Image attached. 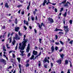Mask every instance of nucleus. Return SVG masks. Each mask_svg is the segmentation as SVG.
Here are the masks:
<instances>
[{"label":"nucleus","instance_id":"79ce46f5","mask_svg":"<svg viewBox=\"0 0 73 73\" xmlns=\"http://www.w3.org/2000/svg\"><path fill=\"white\" fill-rule=\"evenodd\" d=\"M59 34H64V33H62V32H59Z\"/></svg>","mask_w":73,"mask_h":73},{"label":"nucleus","instance_id":"37998d69","mask_svg":"<svg viewBox=\"0 0 73 73\" xmlns=\"http://www.w3.org/2000/svg\"><path fill=\"white\" fill-rule=\"evenodd\" d=\"M73 43V40H71L70 42H69V44H72Z\"/></svg>","mask_w":73,"mask_h":73},{"label":"nucleus","instance_id":"ea45409f","mask_svg":"<svg viewBox=\"0 0 73 73\" xmlns=\"http://www.w3.org/2000/svg\"><path fill=\"white\" fill-rule=\"evenodd\" d=\"M66 12H65V13L64 14V17H65L66 16Z\"/></svg>","mask_w":73,"mask_h":73},{"label":"nucleus","instance_id":"7ed1b4c3","mask_svg":"<svg viewBox=\"0 0 73 73\" xmlns=\"http://www.w3.org/2000/svg\"><path fill=\"white\" fill-rule=\"evenodd\" d=\"M42 61L44 63H46V62L49 63V60L47 59V57H46L44 58Z\"/></svg>","mask_w":73,"mask_h":73},{"label":"nucleus","instance_id":"69168bd1","mask_svg":"<svg viewBox=\"0 0 73 73\" xmlns=\"http://www.w3.org/2000/svg\"><path fill=\"white\" fill-rule=\"evenodd\" d=\"M17 49V46H16V47L15 48V50H16Z\"/></svg>","mask_w":73,"mask_h":73},{"label":"nucleus","instance_id":"f704fd0d","mask_svg":"<svg viewBox=\"0 0 73 73\" xmlns=\"http://www.w3.org/2000/svg\"><path fill=\"white\" fill-rule=\"evenodd\" d=\"M27 56L28 57H30L31 56V53H28Z\"/></svg>","mask_w":73,"mask_h":73},{"label":"nucleus","instance_id":"4d7b16f0","mask_svg":"<svg viewBox=\"0 0 73 73\" xmlns=\"http://www.w3.org/2000/svg\"><path fill=\"white\" fill-rule=\"evenodd\" d=\"M33 5H34V4H36V3L35 2V1H33L32 3Z\"/></svg>","mask_w":73,"mask_h":73},{"label":"nucleus","instance_id":"4c0bfd02","mask_svg":"<svg viewBox=\"0 0 73 73\" xmlns=\"http://www.w3.org/2000/svg\"><path fill=\"white\" fill-rule=\"evenodd\" d=\"M20 52H21V54H23V53H24V51L20 50Z\"/></svg>","mask_w":73,"mask_h":73},{"label":"nucleus","instance_id":"b1692460","mask_svg":"<svg viewBox=\"0 0 73 73\" xmlns=\"http://www.w3.org/2000/svg\"><path fill=\"white\" fill-rule=\"evenodd\" d=\"M18 33L19 34V36H22V35H23V33H20V31H19Z\"/></svg>","mask_w":73,"mask_h":73},{"label":"nucleus","instance_id":"c85d7f7f","mask_svg":"<svg viewBox=\"0 0 73 73\" xmlns=\"http://www.w3.org/2000/svg\"><path fill=\"white\" fill-rule=\"evenodd\" d=\"M44 67L45 68H48V67H47V64H45L44 65Z\"/></svg>","mask_w":73,"mask_h":73},{"label":"nucleus","instance_id":"864d4df0","mask_svg":"<svg viewBox=\"0 0 73 73\" xmlns=\"http://www.w3.org/2000/svg\"><path fill=\"white\" fill-rule=\"evenodd\" d=\"M35 49L36 50H38V48L36 46H35Z\"/></svg>","mask_w":73,"mask_h":73},{"label":"nucleus","instance_id":"09e8293b","mask_svg":"<svg viewBox=\"0 0 73 73\" xmlns=\"http://www.w3.org/2000/svg\"><path fill=\"white\" fill-rule=\"evenodd\" d=\"M12 56L13 58H15V54H13L12 55Z\"/></svg>","mask_w":73,"mask_h":73},{"label":"nucleus","instance_id":"4be33fe9","mask_svg":"<svg viewBox=\"0 0 73 73\" xmlns=\"http://www.w3.org/2000/svg\"><path fill=\"white\" fill-rule=\"evenodd\" d=\"M64 7H68L69 6H68V4L67 2V3H66L64 5Z\"/></svg>","mask_w":73,"mask_h":73},{"label":"nucleus","instance_id":"0eeeda50","mask_svg":"<svg viewBox=\"0 0 73 73\" xmlns=\"http://www.w3.org/2000/svg\"><path fill=\"white\" fill-rule=\"evenodd\" d=\"M48 21H49L50 23H54V21H53V19L51 18L50 17H48Z\"/></svg>","mask_w":73,"mask_h":73},{"label":"nucleus","instance_id":"8fccbe9b","mask_svg":"<svg viewBox=\"0 0 73 73\" xmlns=\"http://www.w3.org/2000/svg\"><path fill=\"white\" fill-rule=\"evenodd\" d=\"M50 64H51V66L52 68L53 67V64L52 63H50Z\"/></svg>","mask_w":73,"mask_h":73},{"label":"nucleus","instance_id":"423d86ee","mask_svg":"<svg viewBox=\"0 0 73 73\" xmlns=\"http://www.w3.org/2000/svg\"><path fill=\"white\" fill-rule=\"evenodd\" d=\"M13 38L16 39V40H20V37L18 36L17 34L15 35V37H14Z\"/></svg>","mask_w":73,"mask_h":73},{"label":"nucleus","instance_id":"c03bdc74","mask_svg":"<svg viewBox=\"0 0 73 73\" xmlns=\"http://www.w3.org/2000/svg\"><path fill=\"white\" fill-rule=\"evenodd\" d=\"M19 49L21 47V43H20L19 44Z\"/></svg>","mask_w":73,"mask_h":73},{"label":"nucleus","instance_id":"5701e85b","mask_svg":"<svg viewBox=\"0 0 73 73\" xmlns=\"http://www.w3.org/2000/svg\"><path fill=\"white\" fill-rule=\"evenodd\" d=\"M17 60L18 61V62H20V61L21 60V59L20 58H17Z\"/></svg>","mask_w":73,"mask_h":73},{"label":"nucleus","instance_id":"a18cd8bd","mask_svg":"<svg viewBox=\"0 0 73 73\" xmlns=\"http://www.w3.org/2000/svg\"><path fill=\"white\" fill-rule=\"evenodd\" d=\"M58 48L57 47V46H56L55 48V50H57L58 49Z\"/></svg>","mask_w":73,"mask_h":73},{"label":"nucleus","instance_id":"2eb2a0df","mask_svg":"<svg viewBox=\"0 0 73 73\" xmlns=\"http://www.w3.org/2000/svg\"><path fill=\"white\" fill-rule=\"evenodd\" d=\"M24 23L25 24H26L27 25H28V24H29L28 22V21H26L25 20L24 21Z\"/></svg>","mask_w":73,"mask_h":73},{"label":"nucleus","instance_id":"de8ad7c7","mask_svg":"<svg viewBox=\"0 0 73 73\" xmlns=\"http://www.w3.org/2000/svg\"><path fill=\"white\" fill-rule=\"evenodd\" d=\"M12 66H10L9 67H8L7 68V69H9L11 68H12Z\"/></svg>","mask_w":73,"mask_h":73},{"label":"nucleus","instance_id":"72a5a7b5","mask_svg":"<svg viewBox=\"0 0 73 73\" xmlns=\"http://www.w3.org/2000/svg\"><path fill=\"white\" fill-rule=\"evenodd\" d=\"M72 20H70L69 21V23H70V24H72Z\"/></svg>","mask_w":73,"mask_h":73},{"label":"nucleus","instance_id":"5fc2aeb1","mask_svg":"<svg viewBox=\"0 0 73 73\" xmlns=\"http://www.w3.org/2000/svg\"><path fill=\"white\" fill-rule=\"evenodd\" d=\"M41 52H40L39 54H38V55L39 56H40V55H41Z\"/></svg>","mask_w":73,"mask_h":73},{"label":"nucleus","instance_id":"6e6d98bb","mask_svg":"<svg viewBox=\"0 0 73 73\" xmlns=\"http://www.w3.org/2000/svg\"><path fill=\"white\" fill-rule=\"evenodd\" d=\"M21 14L22 15H24V11H22L21 12Z\"/></svg>","mask_w":73,"mask_h":73},{"label":"nucleus","instance_id":"4468645a","mask_svg":"<svg viewBox=\"0 0 73 73\" xmlns=\"http://www.w3.org/2000/svg\"><path fill=\"white\" fill-rule=\"evenodd\" d=\"M59 55H60V57L61 58V60H63V59H64V54H60Z\"/></svg>","mask_w":73,"mask_h":73},{"label":"nucleus","instance_id":"6e6552de","mask_svg":"<svg viewBox=\"0 0 73 73\" xmlns=\"http://www.w3.org/2000/svg\"><path fill=\"white\" fill-rule=\"evenodd\" d=\"M29 50H30V44L29 43L28 44V46L27 47L26 52H27V53H29Z\"/></svg>","mask_w":73,"mask_h":73},{"label":"nucleus","instance_id":"cd10ccee","mask_svg":"<svg viewBox=\"0 0 73 73\" xmlns=\"http://www.w3.org/2000/svg\"><path fill=\"white\" fill-rule=\"evenodd\" d=\"M23 7V5H18L17 6L18 8H20V7Z\"/></svg>","mask_w":73,"mask_h":73},{"label":"nucleus","instance_id":"ddd939ff","mask_svg":"<svg viewBox=\"0 0 73 73\" xmlns=\"http://www.w3.org/2000/svg\"><path fill=\"white\" fill-rule=\"evenodd\" d=\"M33 55H35V56L37 55V51L34 50L33 52Z\"/></svg>","mask_w":73,"mask_h":73},{"label":"nucleus","instance_id":"f8f14e48","mask_svg":"<svg viewBox=\"0 0 73 73\" xmlns=\"http://www.w3.org/2000/svg\"><path fill=\"white\" fill-rule=\"evenodd\" d=\"M61 61H62V60L59 59L56 61V62L59 64H61Z\"/></svg>","mask_w":73,"mask_h":73},{"label":"nucleus","instance_id":"680f3d73","mask_svg":"<svg viewBox=\"0 0 73 73\" xmlns=\"http://www.w3.org/2000/svg\"><path fill=\"white\" fill-rule=\"evenodd\" d=\"M35 20H37L38 19H37V16H36L35 17Z\"/></svg>","mask_w":73,"mask_h":73},{"label":"nucleus","instance_id":"58836bf2","mask_svg":"<svg viewBox=\"0 0 73 73\" xmlns=\"http://www.w3.org/2000/svg\"><path fill=\"white\" fill-rule=\"evenodd\" d=\"M6 46L8 49L10 48V47H8V44H6Z\"/></svg>","mask_w":73,"mask_h":73},{"label":"nucleus","instance_id":"9d476101","mask_svg":"<svg viewBox=\"0 0 73 73\" xmlns=\"http://www.w3.org/2000/svg\"><path fill=\"white\" fill-rule=\"evenodd\" d=\"M0 61L1 62H3V64H5L6 63V60L3 59H0Z\"/></svg>","mask_w":73,"mask_h":73},{"label":"nucleus","instance_id":"f257e3e1","mask_svg":"<svg viewBox=\"0 0 73 73\" xmlns=\"http://www.w3.org/2000/svg\"><path fill=\"white\" fill-rule=\"evenodd\" d=\"M22 43H23V45L21 47H20L19 48H18L19 50H20V49L22 50H24L25 47L26 46V43L22 42Z\"/></svg>","mask_w":73,"mask_h":73},{"label":"nucleus","instance_id":"7c9ffc66","mask_svg":"<svg viewBox=\"0 0 73 73\" xmlns=\"http://www.w3.org/2000/svg\"><path fill=\"white\" fill-rule=\"evenodd\" d=\"M58 31V29L57 28H56V29H55V30H54V32H57V31Z\"/></svg>","mask_w":73,"mask_h":73},{"label":"nucleus","instance_id":"1a4fd4ad","mask_svg":"<svg viewBox=\"0 0 73 73\" xmlns=\"http://www.w3.org/2000/svg\"><path fill=\"white\" fill-rule=\"evenodd\" d=\"M37 24L38 25V27L40 29H42V28H41V27H42V23H41L40 25V23H37Z\"/></svg>","mask_w":73,"mask_h":73},{"label":"nucleus","instance_id":"338daca9","mask_svg":"<svg viewBox=\"0 0 73 73\" xmlns=\"http://www.w3.org/2000/svg\"><path fill=\"white\" fill-rule=\"evenodd\" d=\"M67 73H70V69H69Z\"/></svg>","mask_w":73,"mask_h":73},{"label":"nucleus","instance_id":"052dcab7","mask_svg":"<svg viewBox=\"0 0 73 73\" xmlns=\"http://www.w3.org/2000/svg\"><path fill=\"white\" fill-rule=\"evenodd\" d=\"M55 12H57V9L55 8Z\"/></svg>","mask_w":73,"mask_h":73},{"label":"nucleus","instance_id":"412c9836","mask_svg":"<svg viewBox=\"0 0 73 73\" xmlns=\"http://www.w3.org/2000/svg\"><path fill=\"white\" fill-rule=\"evenodd\" d=\"M68 60H66L65 61V64L66 65H68Z\"/></svg>","mask_w":73,"mask_h":73},{"label":"nucleus","instance_id":"c756f323","mask_svg":"<svg viewBox=\"0 0 73 73\" xmlns=\"http://www.w3.org/2000/svg\"><path fill=\"white\" fill-rule=\"evenodd\" d=\"M42 40V39L40 38L39 39V42L40 44H41V41Z\"/></svg>","mask_w":73,"mask_h":73},{"label":"nucleus","instance_id":"6ab92c4d","mask_svg":"<svg viewBox=\"0 0 73 73\" xmlns=\"http://www.w3.org/2000/svg\"><path fill=\"white\" fill-rule=\"evenodd\" d=\"M8 40H9V43H11L12 42V37L11 36L8 38Z\"/></svg>","mask_w":73,"mask_h":73},{"label":"nucleus","instance_id":"aec40b11","mask_svg":"<svg viewBox=\"0 0 73 73\" xmlns=\"http://www.w3.org/2000/svg\"><path fill=\"white\" fill-rule=\"evenodd\" d=\"M19 72H21V64H19Z\"/></svg>","mask_w":73,"mask_h":73},{"label":"nucleus","instance_id":"49530a36","mask_svg":"<svg viewBox=\"0 0 73 73\" xmlns=\"http://www.w3.org/2000/svg\"><path fill=\"white\" fill-rule=\"evenodd\" d=\"M33 13L34 14V15H36V11H34L33 12Z\"/></svg>","mask_w":73,"mask_h":73},{"label":"nucleus","instance_id":"774afa93","mask_svg":"<svg viewBox=\"0 0 73 73\" xmlns=\"http://www.w3.org/2000/svg\"><path fill=\"white\" fill-rule=\"evenodd\" d=\"M20 12H21V9L19 10L18 12L19 13H20Z\"/></svg>","mask_w":73,"mask_h":73},{"label":"nucleus","instance_id":"a878e982","mask_svg":"<svg viewBox=\"0 0 73 73\" xmlns=\"http://www.w3.org/2000/svg\"><path fill=\"white\" fill-rule=\"evenodd\" d=\"M15 23L16 24H17V18L15 19Z\"/></svg>","mask_w":73,"mask_h":73},{"label":"nucleus","instance_id":"39448f33","mask_svg":"<svg viewBox=\"0 0 73 73\" xmlns=\"http://www.w3.org/2000/svg\"><path fill=\"white\" fill-rule=\"evenodd\" d=\"M25 37H26V35H24V39H23V41L22 42H24L25 43H27V41H28V38H27L25 39Z\"/></svg>","mask_w":73,"mask_h":73},{"label":"nucleus","instance_id":"dca6fc26","mask_svg":"<svg viewBox=\"0 0 73 73\" xmlns=\"http://www.w3.org/2000/svg\"><path fill=\"white\" fill-rule=\"evenodd\" d=\"M52 52H53L54 50V46H52L51 48Z\"/></svg>","mask_w":73,"mask_h":73},{"label":"nucleus","instance_id":"9b49d317","mask_svg":"<svg viewBox=\"0 0 73 73\" xmlns=\"http://www.w3.org/2000/svg\"><path fill=\"white\" fill-rule=\"evenodd\" d=\"M19 29L20 27H17L15 28V32H19Z\"/></svg>","mask_w":73,"mask_h":73},{"label":"nucleus","instance_id":"bf43d9fd","mask_svg":"<svg viewBox=\"0 0 73 73\" xmlns=\"http://www.w3.org/2000/svg\"><path fill=\"white\" fill-rule=\"evenodd\" d=\"M3 29H5V26L4 25L3 27Z\"/></svg>","mask_w":73,"mask_h":73},{"label":"nucleus","instance_id":"a19ab883","mask_svg":"<svg viewBox=\"0 0 73 73\" xmlns=\"http://www.w3.org/2000/svg\"><path fill=\"white\" fill-rule=\"evenodd\" d=\"M55 38L56 40H57L58 38V36H57V35H55Z\"/></svg>","mask_w":73,"mask_h":73},{"label":"nucleus","instance_id":"0e129e2a","mask_svg":"<svg viewBox=\"0 0 73 73\" xmlns=\"http://www.w3.org/2000/svg\"><path fill=\"white\" fill-rule=\"evenodd\" d=\"M34 32H35L36 33H37V30H36V29H34Z\"/></svg>","mask_w":73,"mask_h":73},{"label":"nucleus","instance_id":"603ef678","mask_svg":"<svg viewBox=\"0 0 73 73\" xmlns=\"http://www.w3.org/2000/svg\"><path fill=\"white\" fill-rule=\"evenodd\" d=\"M24 28H25V30H27V27L25 26H24Z\"/></svg>","mask_w":73,"mask_h":73},{"label":"nucleus","instance_id":"3c124183","mask_svg":"<svg viewBox=\"0 0 73 73\" xmlns=\"http://www.w3.org/2000/svg\"><path fill=\"white\" fill-rule=\"evenodd\" d=\"M31 20H32V21H33L34 20H35V18L34 17H32L31 18Z\"/></svg>","mask_w":73,"mask_h":73},{"label":"nucleus","instance_id":"f03ea898","mask_svg":"<svg viewBox=\"0 0 73 73\" xmlns=\"http://www.w3.org/2000/svg\"><path fill=\"white\" fill-rule=\"evenodd\" d=\"M68 26H64V30H65V32H66L65 33V35H67V33H68L69 31V30H68Z\"/></svg>","mask_w":73,"mask_h":73},{"label":"nucleus","instance_id":"20e7f679","mask_svg":"<svg viewBox=\"0 0 73 73\" xmlns=\"http://www.w3.org/2000/svg\"><path fill=\"white\" fill-rule=\"evenodd\" d=\"M45 3L47 5H48L49 3H50V2L49 1H48L47 3V1L46 0H44L42 4V5L43 6H45Z\"/></svg>","mask_w":73,"mask_h":73},{"label":"nucleus","instance_id":"e433bc0d","mask_svg":"<svg viewBox=\"0 0 73 73\" xmlns=\"http://www.w3.org/2000/svg\"><path fill=\"white\" fill-rule=\"evenodd\" d=\"M30 7V6H27V10H29V7Z\"/></svg>","mask_w":73,"mask_h":73},{"label":"nucleus","instance_id":"2f4dec72","mask_svg":"<svg viewBox=\"0 0 73 73\" xmlns=\"http://www.w3.org/2000/svg\"><path fill=\"white\" fill-rule=\"evenodd\" d=\"M29 66V63H27L26 65V67H28Z\"/></svg>","mask_w":73,"mask_h":73},{"label":"nucleus","instance_id":"e2e57ef3","mask_svg":"<svg viewBox=\"0 0 73 73\" xmlns=\"http://www.w3.org/2000/svg\"><path fill=\"white\" fill-rule=\"evenodd\" d=\"M59 41L61 44H63V42H62V41H61V40H60Z\"/></svg>","mask_w":73,"mask_h":73},{"label":"nucleus","instance_id":"c9c22d12","mask_svg":"<svg viewBox=\"0 0 73 73\" xmlns=\"http://www.w3.org/2000/svg\"><path fill=\"white\" fill-rule=\"evenodd\" d=\"M60 5H61L62 4H64V1H63V2H62L61 3H59Z\"/></svg>","mask_w":73,"mask_h":73},{"label":"nucleus","instance_id":"bb28decb","mask_svg":"<svg viewBox=\"0 0 73 73\" xmlns=\"http://www.w3.org/2000/svg\"><path fill=\"white\" fill-rule=\"evenodd\" d=\"M64 10V8L62 7L60 8V12H61L62 11H63Z\"/></svg>","mask_w":73,"mask_h":73},{"label":"nucleus","instance_id":"f3484780","mask_svg":"<svg viewBox=\"0 0 73 73\" xmlns=\"http://www.w3.org/2000/svg\"><path fill=\"white\" fill-rule=\"evenodd\" d=\"M34 57H35V56L33 55H31V57L30 58V59L32 60V59L34 60Z\"/></svg>","mask_w":73,"mask_h":73},{"label":"nucleus","instance_id":"a211bd4d","mask_svg":"<svg viewBox=\"0 0 73 73\" xmlns=\"http://www.w3.org/2000/svg\"><path fill=\"white\" fill-rule=\"evenodd\" d=\"M5 7H7V8H9V6H8V3H5Z\"/></svg>","mask_w":73,"mask_h":73},{"label":"nucleus","instance_id":"473e14b6","mask_svg":"<svg viewBox=\"0 0 73 73\" xmlns=\"http://www.w3.org/2000/svg\"><path fill=\"white\" fill-rule=\"evenodd\" d=\"M69 62H70V67H71V68H72V62H70V61H69Z\"/></svg>","mask_w":73,"mask_h":73},{"label":"nucleus","instance_id":"13d9d810","mask_svg":"<svg viewBox=\"0 0 73 73\" xmlns=\"http://www.w3.org/2000/svg\"><path fill=\"white\" fill-rule=\"evenodd\" d=\"M30 61V60H29V59H28V60H27L26 61L27 63H28V62H29Z\"/></svg>","mask_w":73,"mask_h":73},{"label":"nucleus","instance_id":"393cba45","mask_svg":"<svg viewBox=\"0 0 73 73\" xmlns=\"http://www.w3.org/2000/svg\"><path fill=\"white\" fill-rule=\"evenodd\" d=\"M5 46H3V51H7V50H6V49H5Z\"/></svg>","mask_w":73,"mask_h":73}]
</instances>
